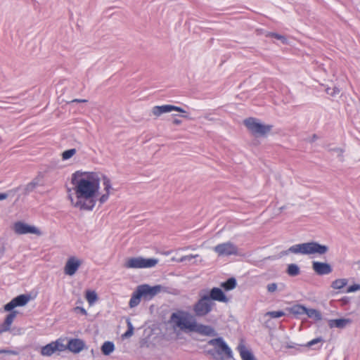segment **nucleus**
<instances>
[{"mask_svg":"<svg viewBox=\"0 0 360 360\" xmlns=\"http://www.w3.org/2000/svg\"><path fill=\"white\" fill-rule=\"evenodd\" d=\"M101 178L96 172H83L77 171L72 174V189L68 190V198L71 205L81 210L91 211L96 203V196L100 189ZM105 193L98 199L101 204L105 202L112 189L108 177L102 176Z\"/></svg>","mask_w":360,"mask_h":360,"instance_id":"nucleus-1","label":"nucleus"},{"mask_svg":"<svg viewBox=\"0 0 360 360\" xmlns=\"http://www.w3.org/2000/svg\"><path fill=\"white\" fill-rule=\"evenodd\" d=\"M328 251V247L317 242L311 241L296 244L290 247L285 254L293 253L300 255H325Z\"/></svg>","mask_w":360,"mask_h":360,"instance_id":"nucleus-2","label":"nucleus"},{"mask_svg":"<svg viewBox=\"0 0 360 360\" xmlns=\"http://www.w3.org/2000/svg\"><path fill=\"white\" fill-rule=\"evenodd\" d=\"M170 321L174 327L184 332H193L196 320L186 311H180L171 315Z\"/></svg>","mask_w":360,"mask_h":360,"instance_id":"nucleus-3","label":"nucleus"},{"mask_svg":"<svg viewBox=\"0 0 360 360\" xmlns=\"http://www.w3.org/2000/svg\"><path fill=\"white\" fill-rule=\"evenodd\" d=\"M215 305L214 302L208 298V295L200 293V298L193 305V311L197 317H205L212 311Z\"/></svg>","mask_w":360,"mask_h":360,"instance_id":"nucleus-4","label":"nucleus"},{"mask_svg":"<svg viewBox=\"0 0 360 360\" xmlns=\"http://www.w3.org/2000/svg\"><path fill=\"white\" fill-rule=\"evenodd\" d=\"M158 259L155 258L145 259L141 257H131L124 264L127 269H146L155 266Z\"/></svg>","mask_w":360,"mask_h":360,"instance_id":"nucleus-5","label":"nucleus"},{"mask_svg":"<svg viewBox=\"0 0 360 360\" xmlns=\"http://www.w3.org/2000/svg\"><path fill=\"white\" fill-rule=\"evenodd\" d=\"M244 124L252 134L256 136H264L269 133L272 128L271 125L263 124L253 117L245 120Z\"/></svg>","mask_w":360,"mask_h":360,"instance_id":"nucleus-6","label":"nucleus"},{"mask_svg":"<svg viewBox=\"0 0 360 360\" xmlns=\"http://www.w3.org/2000/svg\"><path fill=\"white\" fill-rule=\"evenodd\" d=\"M137 289L140 295H141L142 298L145 300H150L160 292L166 291V288L161 285L150 286L148 284H143L139 285Z\"/></svg>","mask_w":360,"mask_h":360,"instance_id":"nucleus-7","label":"nucleus"},{"mask_svg":"<svg viewBox=\"0 0 360 360\" xmlns=\"http://www.w3.org/2000/svg\"><path fill=\"white\" fill-rule=\"evenodd\" d=\"M208 344L214 347L215 352L219 356H225L227 358H233V353L222 338L210 340Z\"/></svg>","mask_w":360,"mask_h":360,"instance_id":"nucleus-8","label":"nucleus"},{"mask_svg":"<svg viewBox=\"0 0 360 360\" xmlns=\"http://www.w3.org/2000/svg\"><path fill=\"white\" fill-rule=\"evenodd\" d=\"M13 229L18 235L32 233L40 236L41 232L34 226H30L22 221H17L13 224Z\"/></svg>","mask_w":360,"mask_h":360,"instance_id":"nucleus-9","label":"nucleus"},{"mask_svg":"<svg viewBox=\"0 0 360 360\" xmlns=\"http://www.w3.org/2000/svg\"><path fill=\"white\" fill-rule=\"evenodd\" d=\"M214 251L219 256H230L238 254V248L231 242L223 243L216 245Z\"/></svg>","mask_w":360,"mask_h":360,"instance_id":"nucleus-10","label":"nucleus"},{"mask_svg":"<svg viewBox=\"0 0 360 360\" xmlns=\"http://www.w3.org/2000/svg\"><path fill=\"white\" fill-rule=\"evenodd\" d=\"M30 300L31 296L28 294L20 295L4 305V310L10 311L15 307L25 306Z\"/></svg>","mask_w":360,"mask_h":360,"instance_id":"nucleus-11","label":"nucleus"},{"mask_svg":"<svg viewBox=\"0 0 360 360\" xmlns=\"http://www.w3.org/2000/svg\"><path fill=\"white\" fill-rule=\"evenodd\" d=\"M82 264V261L76 257H70L68 259L65 266L64 273L68 276H73L76 274Z\"/></svg>","mask_w":360,"mask_h":360,"instance_id":"nucleus-12","label":"nucleus"},{"mask_svg":"<svg viewBox=\"0 0 360 360\" xmlns=\"http://www.w3.org/2000/svg\"><path fill=\"white\" fill-rule=\"evenodd\" d=\"M174 110L182 113L186 112L183 108L173 105H155L152 108L151 112L154 116L160 117L164 113H168Z\"/></svg>","mask_w":360,"mask_h":360,"instance_id":"nucleus-13","label":"nucleus"},{"mask_svg":"<svg viewBox=\"0 0 360 360\" xmlns=\"http://www.w3.org/2000/svg\"><path fill=\"white\" fill-rule=\"evenodd\" d=\"M64 345L58 340L51 342L41 349V354L44 356H50L56 351H63Z\"/></svg>","mask_w":360,"mask_h":360,"instance_id":"nucleus-14","label":"nucleus"},{"mask_svg":"<svg viewBox=\"0 0 360 360\" xmlns=\"http://www.w3.org/2000/svg\"><path fill=\"white\" fill-rule=\"evenodd\" d=\"M312 269L316 274L320 276L329 274L333 271V269L329 264L320 262H313Z\"/></svg>","mask_w":360,"mask_h":360,"instance_id":"nucleus-15","label":"nucleus"},{"mask_svg":"<svg viewBox=\"0 0 360 360\" xmlns=\"http://www.w3.org/2000/svg\"><path fill=\"white\" fill-rule=\"evenodd\" d=\"M193 332L205 336H215L217 333L213 327L210 326L198 323L196 321Z\"/></svg>","mask_w":360,"mask_h":360,"instance_id":"nucleus-16","label":"nucleus"},{"mask_svg":"<svg viewBox=\"0 0 360 360\" xmlns=\"http://www.w3.org/2000/svg\"><path fill=\"white\" fill-rule=\"evenodd\" d=\"M208 298L212 301H218L221 302L227 303L229 300L225 295L221 289L219 288H213L210 291V295H208Z\"/></svg>","mask_w":360,"mask_h":360,"instance_id":"nucleus-17","label":"nucleus"},{"mask_svg":"<svg viewBox=\"0 0 360 360\" xmlns=\"http://www.w3.org/2000/svg\"><path fill=\"white\" fill-rule=\"evenodd\" d=\"M352 320L350 319L342 318L337 319H330L328 321V325L330 328L343 329L351 325Z\"/></svg>","mask_w":360,"mask_h":360,"instance_id":"nucleus-18","label":"nucleus"},{"mask_svg":"<svg viewBox=\"0 0 360 360\" xmlns=\"http://www.w3.org/2000/svg\"><path fill=\"white\" fill-rule=\"evenodd\" d=\"M85 347V343L80 339H71L69 340L67 348L73 353L80 352Z\"/></svg>","mask_w":360,"mask_h":360,"instance_id":"nucleus-19","label":"nucleus"},{"mask_svg":"<svg viewBox=\"0 0 360 360\" xmlns=\"http://www.w3.org/2000/svg\"><path fill=\"white\" fill-rule=\"evenodd\" d=\"M18 312L16 311H12L8 314L4 323L0 325V334L6 332L10 330L11 326L17 316Z\"/></svg>","mask_w":360,"mask_h":360,"instance_id":"nucleus-20","label":"nucleus"},{"mask_svg":"<svg viewBox=\"0 0 360 360\" xmlns=\"http://www.w3.org/2000/svg\"><path fill=\"white\" fill-rule=\"evenodd\" d=\"M238 349L242 360H256L252 353L245 345H239Z\"/></svg>","mask_w":360,"mask_h":360,"instance_id":"nucleus-21","label":"nucleus"},{"mask_svg":"<svg viewBox=\"0 0 360 360\" xmlns=\"http://www.w3.org/2000/svg\"><path fill=\"white\" fill-rule=\"evenodd\" d=\"M307 309V307L302 304H295L291 307H289L288 310L289 311L290 313L297 316L306 314Z\"/></svg>","mask_w":360,"mask_h":360,"instance_id":"nucleus-22","label":"nucleus"},{"mask_svg":"<svg viewBox=\"0 0 360 360\" xmlns=\"http://www.w3.org/2000/svg\"><path fill=\"white\" fill-rule=\"evenodd\" d=\"M142 297L141 295H140L139 291L136 288V291L132 294L131 297L129 300V305L131 308L135 307L141 302V298Z\"/></svg>","mask_w":360,"mask_h":360,"instance_id":"nucleus-23","label":"nucleus"},{"mask_svg":"<svg viewBox=\"0 0 360 360\" xmlns=\"http://www.w3.org/2000/svg\"><path fill=\"white\" fill-rule=\"evenodd\" d=\"M236 286V280L234 278H230L226 281L221 283V287L226 291L234 289Z\"/></svg>","mask_w":360,"mask_h":360,"instance_id":"nucleus-24","label":"nucleus"},{"mask_svg":"<svg viewBox=\"0 0 360 360\" xmlns=\"http://www.w3.org/2000/svg\"><path fill=\"white\" fill-rule=\"evenodd\" d=\"M348 281L346 278H338L333 281L331 283V288L335 290H341L347 285Z\"/></svg>","mask_w":360,"mask_h":360,"instance_id":"nucleus-25","label":"nucleus"},{"mask_svg":"<svg viewBox=\"0 0 360 360\" xmlns=\"http://www.w3.org/2000/svg\"><path fill=\"white\" fill-rule=\"evenodd\" d=\"M306 314L309 318L313 319L315 321H321L322 319L321 312L314 309H307Z\"/></svg>","mask_w":360,"mask_h":360,"instance_id":"nucleus-26","label":"nucleus"},{"mask_svg":"<svg viewBox=\"0 0 360 360\" xmlns=\"http://www.w3.org/2000/svg\"><path fill=\"white\" fill-rule=\"evenodd\" d=\"M286 272L290 276H296L300 274V269L298 265L295 264H290L288 266Z\"/></svg>","mask_w":360,"mask_h":360,"instance_id":"nucleus-27","label":"nucleus"},{"mask_svg":"<svg viewBox=\"0 0 360 360\" xmlns=\"http://www.w3.org/2000/svg\"><path fill=\"white\" fill-rule=\"evenodd\" d=\"M114 344L111 342H105L101 347V351L105 355H109L114 351Z\"/></svg>","mask_w":360,"mask_h":360,"instance_id":"nucleus-28","label":"nucleus"},{"mask_svg":"<svg viewBox=\"0 0 360 360\" xmlns=\"http://www.w3.org/2000/svg\"><path fill=\"white\" fill-rule=\"evenodd\" d=\"M86 299L90 305L94 304L98 299L95 291L87 290L86 292Z\"/></svg>","mask_w":360,"mask_h":360,"instance_id":"nucleus-29","label":"nucleus"},{"mask_svg":"<svg viewBox=\"0 0 360 360\" xmlns=\"http://www.w3.org/2000/svg\"><path fill=\"white\" fill-rule=\"evenodd\" d=\"M127 327H128V329L122 335V338H130L131 336H132L133 333H134V326L132 325V323H131L130 320H127Z\"/></svg>","mask_w":360,"mask_h":360,"instance_id":"nucleus-30","label":"nucleus"},{"mask_svg":"<svg viewBox=\"0 0 360 360\" xmlns=\"http://www.w3.org/2000/svg\"><path fill=\"white\" fill-rule=\"evenodd\" d=\"M76 153H77V150L75 148H72V149L65 150L62 153V159L63 160H67L71 158L74 155H75Z\"/></svg>","mask_w":360,"mask_h":360,"instance_id":"nucleus-31","label":"nucleus"},{"mask_svg":"<svg viewBox=\"0 0 360 360\" xmlns=\"http://www.w3.org/2000/svg\"><path fill=\"white\" fill-rule=\"evenodd\" d=\"M285 315V313L282 311H268L266 314V316H269L271 318L276 319L280 318Z\"/></svg>","mask_w":360,"mask_h":360,"instance_id":"nucleus-32","label":"nucleus"},{"mask_svg":"<svg viewBox=\"0 0 360 360\" xmlns=\"http://www.w3.org/2000/svg\"><path fill=\"white\" fill-rule=\"evenodd\" d=\"M326 94H328V95H330L331 96H335L340 92V91L338 87L335 86L333 89L327 88L326 89Z\"/></svg>","mask_w":360,"mask_h":360,"instance_id":"nucleus-33","label":"nucleus"},{"mask_svg":"<svg viewBox=\"0 0 360 360\" xmlns=\"http://www.w3.org/2000/svg\"><path fill=\"white\" fill-rule=\"evenodd\" d=\"M360 290V284H354L347 288L346 290L347 293H351Z\"/></svg>","mask_w":360,"mask_h":360,"instance_id":"nucleus-34","label":"nucleus"},{"mask_svg":"<svg viewBox=\"0 0 360 360\" xmlns=\"http://www.w3.org/2000/svg\"><path fill=\"white\" fill-rule=\"evenodd\" d=\"M199 255H186V256H183L181 257L180 259H179V262H190L192 259L193 258H196L198 257Z\"/></svg>","mask_w":360,"mask_h":360,"instance_id":"nucleus-35","label":"nucleus"},{"mask_svg":"<svg viewBox=\"0 0 360 360\" xmlns=\"http://www.w3.org/2000/svg\"><path fill=\"white\" fill-rule=\"evenodd\" d=\"M278 288L277 284L276 283H271L267 285L266 289L269 292L273 293L276 291Z\"/></svg>","mask_w":360,"mask_h":360,"instance_id":"nucleus-36","label":"nucleus"},{"mask_svg":"<svg viewBox=\"0 0 360 360\" xmlns=\"http://www.w3.org/2000/svg\"><path fill=\"white\" fill-rule=\"evenodd\" d=\"M323 340L321 338H315L309 342H307V347H312L314 345H315L316 344H318V343H320V342H322Z\"/></svg>","mask_w":360,"mask_h":360,"instance_id":"nucleus-37","label":"nucleus"},{"mask_svg":"<svg viewBox=\"0 0 360 360\" xmlns=\"http://www.w3.org/2000/svg\"><path fill=\"white\" fill-rule=\"evenodd\" d=\"M0 354H11V355H18L19 352L16 350H11V349H0Z\"/></svg>","mask_w":360,"mask_h":360,"instance_id":"nucleus-38","label":"nucleus"},{"mask_svg":"<svg viewBox=\"0 0 360 360\" xmlns=\"http://www.w3.org/2000/svg\"><path fill=\"white\" fill-rule=\"evenodd\" d=\"M271 36L277 39H279V40H281L283 41V43H285L286 42V39L282 36V35H280L278 34H276V33H272L271 34Z\"/></svg>","mask_w":360,"mask_h":360,"instance_id":"nucleus-39","label":"nucleus"},{"mask_svg":"<svg viewBox=\"0 0 360 360\" xmlns=\"http://www.w3.org/2000/svg\"><path fill=\"white\" fill-rule=\"evenodd\" d=\"M75 311H79L80 313H82V314L84 315H86V311L85 309H84L83 307H77L75 309Z\"/></svg>","mask_w":360,"mask_h":360,"instance_id":"nucleus-40","label":"nucleus"},{"mask_svg":"<svg viewBox=\"0 0 360 360\" xmlns=\"http://www.w3.org/2000/svg\"><path fill=\"white\" fill-rule=\"evenodd\" d=\"M72 102L86 103V102H87V101L85 99H74L72 101Z\"/></svg>","mask_w":360,"mask_h":360,"instance_id":"nucleus-41","label":"nucleus"},{"mask_svg":"<svg viewBox=\"0 0 360 360\" xmlns=\"http://www.w3.org/2000/svg\"><path fill=\"white\" fill-rule=\"evenodd\" d=\"M8 197V195L6 193H0V200H3L6 199Z\"/></svg>","mask_w":360,"mask_h":360,"instance_id":"nucleus-42","label":"nucleus"},{"mask_svg":"<svg viewBox=\"0 0 360 360\" xmlns=\"http://www.w3.org/2000/svg\"><path fill=\"white\" fill-rule=\"evenodd\" d=\"M173 124H175V125H179V124H181V120H178V119H174L173 120Z\"/></svg>","mask_w":360,"mask_h":360,"instance_id":"nucleus-43","label":"nucleus"},{"mask_svg":"<svg viewBox=\"0 0 360 360\" xmlns=\"http://www.w3.org/2000/svg\"><path fill=\"white\" fill-rule=\"evenodd\" d=\"M207 353H208V354H211L212 356H214V354L216 353V352H215V349H214V350H212V349H211V350H208V351H207Z\"/></svg>","mask_w":360,"mask_h":360,"instance_id":"nucleus-44","label":"nucleus"},{"mask_svg":"<svg viewBox=\"0 0 360 360\" xmlns=\"http://www.w3.org/2000/svg\"><path fill=\"white\" fill-rule=\"evenodd\" d=\"M356 264L358 265V268L360 269V261L357 262Z\"/></svg>","mask_w":360,"mask_h":360,"instance_id":"nucleus-45","label":"nucleus"},{"mask_svg":"<svg viewBox=\"0 0 360 360\" xmlns=\"http://www.w3.org/2000/svg\"><path fill=\"white\" fill-rule=\"evenodd\" d=\"M221 360H224V359H223V358H221Z\"/></svg>","mask_w":360,"mask_h":360,"instance_id":"nucleus-46","label":"nucleus"}]
</instances>
